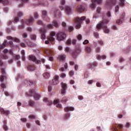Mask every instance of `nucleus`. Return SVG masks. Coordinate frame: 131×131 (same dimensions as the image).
I'll return each instance as SVG.
<instances>
[{
	"label": "nucleus",
	"mask_w": 131,
	"mask_h": 131,
	"mask_svg": "<svg viewBox=\"0 0 131 131\" xmlns=\"http://www.w3.org/2000/svg\"><path fill=\"white\" fill-rule=\"evenodd\" d=\"M72 45H74V46L76 45V39H73L72 41Z\"/></svg>",
	"instance_id": "56"
},
{
	"label": "nucleus",
	"mask_w": 131,
	"mask_h": 131,
	"mask_svg": "<svg viewBox=\"0 0 131 131\" xmlns=\"http://www.w3.org/2000/svg\"><path fill=\"white\" fill-rule=\"evenodd\" d=\"M69 75L71 77L73 76L74 75V71H70L69 73Z\"/></svg>",
	"instance_id": "40"
},
{
	"label": "nucleus",
	"mask_w": 131,
	"mask_h": 131,
	"mask_svg": "<svg viewBox=\"0 0 131 131\" xmlns=\"http://www.w3.org/2000/svg\"><path fill=\"white\" fill-rule=\"evenodd\" d=\"M47 12L46 11H43L42 12V16L44 18H46V17H47Z\"/></svg>",
	"instance_id": "41"
},
{
	"label": "nucleus",
	"mask_w": 131,
	"mask_h": 131,
	"mask_svg": "<svg viewBox=\"0 0 131 131\" xmlns=\"http://www.w3.org/2000/svg\"><path fill=\"white\" fill-rule=\"evenodd\" d=\"M40 31V33L41 34V39H45V38H46V29L43 28V29H40L39 30Z\"/></svg>",
	"instance_id": "13"
},
{
	"label": "nucleus",
	"mask_w": 131,
	"mask_h": 131,
	"mask_svg": "<svg viewBox=\"0 0 131 131\" xmlns=\"http://www.w3.org/2000/svg\"><path fill=\"white\" fill-rule=\"evenodd\" d=\"M0 3L6 5H8V4H9V1H8V0H0Z\"/></svg>",
	"instance_id": "33"
},
{
	"label": "nucleus",
	"mask_w": 131,
	"mask_h": 131,
	"mask_svg": "<svg viewBox=\"0 0 131 131\" xmlns=\"http://www.w3.org/2000/svg\"><path fill=\"white\" fill-rule=\"evenodd\" d=\"M23 37L24 38H26L27 37V33H24L23 34Z\"/></svg>",
	"instance_id": "59"
},
{
	"label": "nucleus",
	"mask_w": 131,
	"mask_h": 131,
	"mask_svg": "<svg viewBox=\"0 0 131 131\" xmlns=\"http://www.w3.org/2000/svg\"><path fill=\"white\" fill-rule=\"evenodd\" d=\"M96 11H97V12L98 13V14H100V13H101V8H100V7H97Z\"/></svg>",
	"instance_id": "57"
},
{
	"label": "nucleus",
	"mask_w": 131,
	"mask_h": 131,
	"mask_svg": "<svg viewBox=\"0 0 131 131\" xmlns=\"http://www.w3.org/2000/svg\"><path fill=\"white\" fill-rule=\"evenodd\" d=\"M64 111L65 112H69V111H74V107L72 106H67L64 107Z\"/></svg>",
	"instance_id": "19"
},
{
	"label": "nucleus",
	"mask_w": 131,
	"mask_h": 131,
	"mask_svg": "<svg viewBox=\"0 0 131 131\" xmlns=\"http://www.w3.org/2000/svg\"><path fill=\"white\" fill-rule=\"evenodd\" d=\"M123 18H124V14H122L121 16V18L116 21L117 24H118L119 25L122 24V20H123Z\"/></svg>",
	"instance_id": "20"
},
{
	"label": "nucleus",
	"mask_w": 131,
	"mask_h": 131,
	"mask_svg": "<svg viewBox=\"0 0 131 131\" xmlns=\"http://www.w3.org/2000/svg\"><path fill=\"white\" fill-rule=\"evenodd\" d=\"M100 50H101V49L100 48V47H96L95 49L96 53H100Z\"/></svg>",
	"instance_id": "43"
},
{
	"label": "nucleus",
	"mask_w": 131,
	"mask_h": 131,
	"mask_svg": "<svg viewBox=\"0 0 131 131\" xmlns=\"http://www.w3.org/2000/svg\"><path fill=\"white\" fill-rule=\"evenodd\" d=\"M8 46H10V47H13L14 44L13 43V41H10L8 42Z\"/></svg>",
	"instance_id": "50"
},
{
	"label": "nucleus",
	"mask_w": 131,
	"mask_h": 131,
	"mask_svg": "<svg viewBox=\"0 0 131 131\" xmlns=\"http://www.w3.org/2000/svg\"><path fill=\"white\" fill-rule=\"evenodd\" d=\"M45 53L47 55V56H48L49 61H54V58L51 56L54 54V52L52 50L48 49L45 50Z\"/></svg>",
	"instance_id": "8"
},
{
	"label": "nucleus",
	"mask_w": 131,
	"mask_h": 131,
	"mask_svg": "<svg viewBox=\"0 0 131 131\" xmlns=\"http://www.w3.org/2000/svg\"><path fill=\"white\" fill-rule=\"evenodd\" d=\"M103 18V20L96 25L97 30H100V29L103 28V31L104 33H109V32H110V30L109 29H108V28H107V24H108L109 20L104 18V16Z\"/></svg>",
	"instance_id": "2"
},
{
	"label": "nucleus",
	"mask_w": 131,
	"mask_h": 131,
	"mask_svg": "<svg viewBox=\"0 0 131 131\" xmlns=\"http://www.w3.org/2000/svg\"><path fill=\"white\" fill-rule=\"evenodd\" d=\"M64 118L65 119H68V118H70V114H66Z\"/></svg>",
	"instance_id": "45"
},
{
	"label": "nucleus",
	"mask_w": 131,
	"mask_h": 131,
	"mask_svg": "<svg viewBox=\"0 0 131 131\" xmlns=\"http://www.w3.org/2000/svg\"><path fill=\"white\" fill-rule=\"evenodd\" d=\"M7 39H11V40H14V41H15V42H20V39H19V38L16 37L14 38L11 36H7Z\"/></svg>",
	"instance_id": "16"
},
{
	"label": "nucleus",
	"mask_w": 131,
	"mask_h": 131,
	"mask_svg": "<svg viewBox=\"0 0 131 131\" xmlns=\"http://www.w3.org/2000/svg\"><path fill=\"white\" fill-rule=\"evenodd\" d=\"M71 39H69L67 41V45H71Z\"/></svg>",
	"instance_id": "64"
},
{
	"label": "nucleus",
	"mask_w": 131,
	"mask_h": 131,
	"mask_svg": "<svg viewBox=\"0 0 131 131\" xmlns=\"http://www.w3.org/2000/svg\"><path fill=\"white\" fill-rule=\"evenodd\" d=\"M28 70H29L30 71H32L33 70H35V66H34V65H30L28 67Z\"/></svg>",
	"instance_id": "25"
},
{
	"label": "nucleus",
	"mask_w": 131,
	"mask_h": 131,
	"mask_svg": "<svg viewBox=\"0 0 131 131\" xmlns=\"http://www.w3.org/2000/svg\"><path fill=\"white\" fill-rule=\"evenodd\" d=\"M58 103H59V101L57 99L54 100V101H53V104H54L55 105L56 104H57L56 105V107H57V108H62V104H60Z\"/></svg>",
	"instance_id": "22"
},
{
	"label": "nucleus",
	"mask_w": 131,
	"mask_h": 131,
	"mask_svg": "<svg viewBox=\"0 0 131 131\" xmlns=\"http://www.w3.org/2000/svg\"><path fill=\"white\" fill-rule=\"evenodd\" d=\"M102 0H92V4L91 5L90 7L92 9H95L96 7V3H97L98 4H100L101 3Z\"/></svg>",
	"instance_id": "11"
},
{
	"label": "nucleus",
	"mask_w": 131,
	"mask_h": 131,
	"mask_svg": "<svg viewBox=\"0 0 131 131\" xmlns=\"http://www.w3.org/2000/svg\"><path fill=\"white\" fill-rule=\"evenodd\" d=\"M97 66V62H95V61L93 62L92 63H89V66L91 69H93L94 67H96Z\"/></svg>",
	"instance_id": "21"
},
{
	"label": "nucleus",
	"mask_w": 131,
	"mask_h": 131,
	"mask_svg": "<svg viewBox=\"0 0 131 131\" xmlns=\"http://www.w3.org/2000/svg\"><path fill=\"white\" fill-rule=\"evenodd\" d=\"M1 71L3 75L0 76V81H4V78H6V71H5V69L1 68Z\"/></svg>",
	"instance_id": "12"
},
{
	"label": "nucleus",
	"mask_w": 131,
	"mask_h": 131,
	"mask_svg": "<svg viewBox=\"0 0 131 131\" xmlns=\"http://www.w3.org/2000/svg\"><path fill=\"white\" fill-rule=\"evenodd\" d=\"M53 24L55 27H59V24H58V22H57V20H54L53 21Z\"/></svg>",
	"instance_id": "37"
},
{
	"label": "nucleus",
	"mask_w": 131,
	"mask_h": 131,
	"mask_svg": "<svg viewBox=\"0 0 131 131\" xmlns=\"http://www.w3.org/2000/svg\"><path fill=\"white\" fill-rule=\"evenodd\" d=\"M0 112L2 114L6 115V116H9V115L10 114V112L8 110L5 111L2 107L0 108Z\"/></svg>",
	"instance_id": "15"
},
{
	"label": "nucleus",
	"mask_w": 131,
	"mask_h": 131,
	"mask_svg": "<svg viewBox=\"0 0 131 131\" xmlns=\"http://www.w3.org/2000/svg\"><path fill=\"white\" fill-rule=\"evenodd\" d=\"M20 46L21 47V48H26V45H25V43L24 42H21L20 43Z\"/></svg>",
	"instance_id": "46"
},
{
	"label": "nucleus",
	"mask_w": 131,
	"mask_h": 131,
	"mask_svg": "<svg viewBox=\"0 0 131 131\" xmlns=\"http://www.w3.org/2000/svg\"><path fill=\"white\" fill-rule=\"evenodd\" d=\"M23 16V12H22L21 11H19L17 13V16L14 19V22H18V21H19V17L20 18V17H22Z\"/></svg>",
	"instance_id": "14"
},
{
	"label": "nucleus",
	"mask_w": 131,
	"mask_h": 131,
	"mask_svg": "<svg viewBox=\"0 0 131 131\" xmlns=\"http://www.w3.org/2000/svg\"><path fill=\"white\" fill-rule=\"evenodd\" d=\"M50 84L52 85H56L59 83V76L57 75H55L53 78V79L50 81Z\"/></svg>",
	"instance_id": "7"
},
{
	"label": "nucleus",
	"mask_w": 131,
	"mask_h": 131,
	"mask_svg": "<svg viewBox=\"0 0 131 131\" xmlns=\"http://www.w3.org/2000/svg\"><path fill=\"white\" fill-rule=\"evenodd\" d=\"M86 17L85 16H82L81 17H77L75 19L74 22L76 23V29H79L81 27V24L82 23V21L83 20H85Z\"/></svg>",
	"instance_id": "4"
},
{
	"label": "nucleus",
	"mask_w": 131,
	"mask_h": 131,
	"mask_svg": "<svg viewBox=\"0 0 131 131\" xmlns=\"http://www.w3.org/2000/svg\"><path fill=\"white\" fill-rule=\"evenodd\" d=\"M85 51L87 53H91L92 52V48L90 46H87L85 47Z\"/></svg>",
	"instance_id": "32"
},
{
	"label": "nucleus",
	"mask_w": 131,
	"mask_h": 131,
	"mask_svg": "<svg viewBox=\"0 0 131 131\" xmlns=\"http://www.w3.org/2000/svg\"><path fill=\"white\" fill-rule=\"evenodd\" d=\"M43 76L45 78H50V73L48 72H46L43 74Z\"/></svg>",
	"instance_id": "29"
},
{
	"label": "nucleus",
	"mask_w": 131,
	"mask_h": 131,
	"mask_svg": "<svg viewBox=\"0 0 131 131\" xmlns=\"http://www.w3.org/2000/svg\"><path fill=\"white\" fill-rule=\"evenodd\" d=\"M60 77H61V78H65V77H66V74L65 73L61 74Z\"/></svg>",
	"instance_id": "48"
},
{
	"label": "nucleus",
	"mask_w": 131,
	"mask_h": 131,
	"mask_svg": "<svg viewBox=\"0 0 131 131\" xmlns=\"http://www.w3.org/2000/svg\"><path fill=\"white\" fill-rule=\"evenodd\" d=\"M61 86L62 89L66 90V88H67V84L62 82Z\"/></svg>",
	"instance_id": "38"
},
{
	"label": "nucleus",
	"mask_w": 131,
	"mask_h": 131,
	"mask_svg": "<svg viewBox=\"0 0 131 131\" xmlns=\"http://www.w3.org/2000/svg\"><path fill=\"white\" fill-rule=\"evenodd\" d=\"M65 94H66V89H62L61 90V95H62V96H64V95H65Z\"/></svg>",
	"instance_id": "44"
},
{
	"label": "nucleus",
	"mask_w": 131,
	"mask_h": 131,
	"mask_svg": "<svg viewBox=\"0 0 131 131\" xmlns=\"http://www.w3.org/2000/svg\"><path fill=\"white\" fill-rule=\"evenodd\" d=\"M125 127H127V128H128L129 126H130V123L129 122H126V125H125Z\"/></svg>",
	"instance_id": "49"
},
{
	"label": "nucleus",
	"mask_w": 131,
	"mask_h": 131,
	"mask_svg": "<svg viewBox=\"0 0 131 131\" xmlns=\"http://www.w3.org/2000/svg\"><path fill=\"white\" fill-rule=\"evenodd\" d=\"M106 55H98L97 56V60H101V59H103V60H105V59H106Z\"/></svg>",
	"instance_id": "26"
},
{
	"label": "nucleus",
	"mask_w": 131,
	"mask_h": 131,
	"mask_svg": "<svg viewBox=\"0 0 131 131\" xmlns=\"http://www.w3.org/2000/svg\"><path fill=\"white\" fill-rule=\"evenodd\" d=\"M89 40H85L83 42V45H88V43H89Z\"/></svg>",
	"instance_id": "61"
},
{
	"label": "nucleus",
	"mask_w": 131,
	"mask_h": 131,
	"mask_svg": "<svg viewBox=\"0 0 131 131\" xmlns=\"http://www.w3.org/2000/svg\"><path fill=\"white\" fill-rule=\"evenodd\" d=\"M30 38L32 39L33 40H36V35L32 34L30 35Z\"/></svg>",
	"instance_id": "34"
},
{
	"label": "nucleus",
	"mask_w": 131,
	"mask_h": 131,
	"mask_svg": "<svg viewBox=\"0 0 131 131\" xmlns=\"http://www.w3.org/2000/svg\"><path fill=\"white\" fill-rule=\"evenodd\" d=\"M47 26V28H49V29H52V28H53V25L52 24H49Z\"/></svg>",
	"instance_id": "51"
},
{
	"label": "nucleus",
	"mask_w": 131,
	"mask_h": 131,
	"mask_svg": "<svg viewBox=\"0 0 131 131\" xmlns=\"http://www.w3.org/2000/svg\"><path fill=\"white\" fill-rule=\"evenodd\" d=\"M80 53H81V48L80 47H78L76 48L75 51L72 53V57H73V58H76L77 55L80 54Z\"/></svg>",
	"instance_id": "9"
},
{
	"label": "nucleus",
	"mask_w": 131,
	"mask_h": 131,
	"mask_svg": "<svg viewBox=\"0 0 131 131\" xmlns=\"http://www.w3.org/2000/svg\"><path fill=\"white\" fill-rule=\"evenodd\" d=\"M25 83H29V85L33 88L28 92L26 93V97H32L33 96L34 99H39L40 95L35 93V86H36V82L35 81L26 80Z\"/></svg>",
	"instance_id": "1"
},
{
	"label": "nucleus",
	"mask_w": 131,
	"mask_h": 131,
	"mask_svg": "<svg viewBox=\"0 0 131 131\" xmlns=\"http://www.w3.org/2000/svg\"><path fill=\"white\" fill-rule=\"evenodd\" d=\"M35 104V102L32 101H29V106H31V107H33Z\"/></svg>",
	"instance_id": "35"
},
{
	"label": "nucleus",
	"mask_w": 131,
	"mask_h": 131,
	"mask_svg": "<svg viewBox=\"0 0 131 131\" xmlns=\"http://www.w3.org/2000/svg\"><path fill=\"white\" fill-rule=\"evenodd\" d=\"M66 12L68 15L71 13V8L69 6H66L65 8Z\"/></svg>",
	"instance_id": "24"
},
{
	"label": "nucleus",
	"mask_w": 131,
	"mask_h": 131,
	"mask_svg": "<svg viewBox=\"0 0 131 131\" xmlns=\"http://www.w3.org/2000/svg\"><path fill=\"white\" fill-rule=\"evenodd\" d=\"M56 37L58 41H61L66 38V34L64 32H59L56 34Z\"/></svg>",
	"instance_id": "5"
},
{
	"label": "nucleus",
	"mask_w": 131,
	"mask_h": 131,
	"mask_svg": "<svg viewBox=\"0 0 131 131\" xmlns=\"http://www.w3.org/2000/svg\"><path fill=\"white\" fill-rule=\"evenodd\" d=\"M43 101L46 103H48V105H52L53 104V101H49V99H43Z\"/></svg>",
	"instance_id": "28"
},
{
	"label": "nucleus",
	"mask_w": 131,
	"mask_h": 131,
	"mask_svg": "<svg viewBox=\"0 0 131 131\" xmlns=\"http://www.w3.org/2000/svg\"><path fill=\"white\" fill-rule=\"evenodd\" d=\"M94 36L96 37V38H99V34L97 32L94 33Z\"/></svg>",
	"instance_id": "54"
},
{
	"label": "nucleus",
	"mask_w": 131,
	"mask_h": 131,
	"mask_svg": "<svg viewBox=\"0 0 131 131\" xmlns=\"http://www.w3.org/2000/svg\"><path fill=\"white\" fill-rule=\"evenodd\" d=\"M4 124L3 125V127L4 129V130H8L9 129V128H8V126H7V120H5L4 121Z\"/></svg>",
	"instance_id": "23"
},
{
	"label": "nucleus",
	"mask_w": 131,
	"mask_h": 131,
	"mask_svg": "<svg viewBox=\"0 0 131 131\" xmlns=\"http://www.w3.org/2000/svg\"><path fill=\"white\" fill-rule=\"evenodd\" d=\"M119 10V6L117 5L115 7V12H116V13H117V12H118Z\"/></svg>",
	"instance_id": "47"
},
{
	"label": "nucleus",
	"mask_w": 131,
	"mask_h": 131,
	"mask_svg": "<svg viewBox=\"0 0 131 131\" xmlns=\"http://www.w3.org/2000/svg\"><path fill=\"white\" fill-rule=\"evenodd\" d=\"M112 28L113 30H117L118 28H117V27H116L115 25H113L112 27Z\"/></svg>",
	"instance_id": "53"
},
{
	"label": "nucleus",
	"mask_w": 131,
	"mask_h": 131,
	"mask_svg": "<svg viewBox=\"0 0 131 131\" xmlns=\"http://www.w3.org/2000/svg\"><path fill=\"white\" fill-rule=\"evenodd\" d=\"M8 57L7 55L5 54H1V58L3 59L4 60H7L8 59Z\"/></svg>",
	"instance_id": "30"
},
{
	"label": "nucleus",
	"mask_w": 131,
	"mask_h": 131,
	"mask_svg": "<svg viewBox=\"0 0 131 131\" xmlns=\"http://www.w3.org/2000/svg\"><path fill=\"white\" fill-rule=\"evenodd\" d=\"M124 59H123V58L121 57L119 59V61L120 62V63H121V62H124Z\"/></svg>",
	"instance_id": "62"
},
{
	"label": "nucleus",
	"mask_w": 131,
	"mask_h": 131,
	"mask_svg": "<svg viewBox=\"0 0 131 131\" xmlns=\"http://www.w3.org/2000/svg\"><path fill=\"white\" fill-rule=\"evenodd\" d=\"M54 36H56V32L53 31L50 33V36H48L47 38L50 41H55Z\"/></svg>",
	"instance_id": "10"
},
{
	"label": "nucleus",
	"mask_w": 131,
	"mask_h": 131,
	"mask_svg": "<svg viewBox=\"0 0 131 131\" xmlns=\"http://www.w3.org/2000/svg\"><path fill=\"white\" fill-rule=\"evenodd\" d=\"M29 60H30L31 61H33V62H35V63H37V64H40V63H45V61L43 59H41L40 60H37L36 57L33 55H29Z\"/></svg>",
	"instance_id": "6"
},
{
	"label": "nucleus",
	"mask_w": 131,
	"mask_h": 131,
	"mask_svg": "<svg viewBox=\"0 0 131 131\" xmlns=\"http://www.w3.org/2000/svg\"><path fill=\"white\" fill-rule=\"evenodd\" d=\"M77 9L79 13H82V12H83L85 10V8L82 5H79L77 7Z\"/></svg>",
	"instance_id": "17"
},
{
	"label": "nucleus",
	"mask_w": 131,
	"mask_h": 131,
	"mask_svg": "<svg viewBox=\"0 0 131 131\" xmlns=\"http://www.w3.org/2000/svg\"><path fill=\"white\" fill-rule=\"evenodd\" d=\"M116 126L118 127V128H119L120 129H121L122 128H123V125L121 124H118L116 125Z\"/></svg>",
	"instance_id": "36"
},
{
	"label": "nucleus",
	"mask_w": 131,
	"mask_h": 131,
	"mask_svg": "<svg viewBox=\"0 0 131 131\" xmlns=\"http://www.w3.org/2000/svg\"><path fill=\"white\" fill-rule=\"evenodd\" d=\"M33 21H34V19L32 17H31L29 19H27L26 20H21L23 24L18 26V29H23L24 28V23H26L27 25H31L33 23Z\"/></svg>",
	"instance_id": "3"
},
{
	"label": "nucleus",
	"mask_w": 131,
	"mask_h": 131,
	"mask_svg": "<svg viewBox=\"0 0 131 131\" xmlns=\"http://www.w3.org/2000/svg\"><path fill=\"white\" fill-rule=\"evenodd\" d=\"M81 38H82V36H81V34H79L77 36V39L79 40H80V39H81Z\"/></svg>",
	"instance_id": "60"
},
{
	"label": "nucleus",
	"mask_w": 131,
	"mask_h": 131,
	"mask_svg": "<svg viewBox=\"0 0 131 131\" xmlns=\"http://www.w3.org/2000/svg\"><path fill=\"white\" fill-rule=\"evenodd\" d=\"M98 43H99V45H100V46H103V41L101 40H99L98 41Z\"/></svg>",
	"instance_id": "52"
},
{
	"label": "nucleus",
	"mask_w": 131,
	"mask_h": 131,
	"mask_svg": "<svg viewBox=\"0 0 131 131\" xmlns=\"http://www.w3.org/2000/svg\"><path fill=\"white\" fill-rule=\"evenodd\" d=\"M29 118H30V119H34V118H35V116L30 115V116H29Z\"/></svg>",
	"instance_id": "55"
},
{
	"label": "nucleus",
	"mask_w": 131,
	"mask_h": 131,
	"mask_svg": "<svg viewBox=\"0 0 131 131\" xmlns=\"http://www.w3.org/2000/svg\"><path fill=\"white\" fill-rule=\"evenodd\" d=\"M6 45H7V40H5L4 41V42L2 45L0 46L1 50H3V49H4V48H5Z\"/></svg>",
	"instance_id": "31"
},
{
	"label": "nucleus",
	"mask_w": 131,
	"mask_h": 131,
	"mask_svg": "<svg viewBox=\"0 0 131 131\" xmlns=\"http://www.w3.org/2000/svg\"><path fill=\"white\" fill-rule=\"evenodd\" d=\"M119 5L121 7H123L124 6V0H119Z\"/></svg>",
	"instance_id": "39"
},
{
	"label": "nucleus",
	"mask_w": 131,
	"mask_h": 131,
	"mask_svg": "<svg viewBox=\"0 0 131 131\" xmlns=\"http://www.w3.org/2000/svg\"><path fill=\"white\" fill-rule=\"evenodd\" d=\"M65 58H66V55H59L58 56L59 60H61V61L65 60Z\"/></svg>",
	"instance_id": "27"
},
{
	"label": "nucleus",
	"mask_w": 131,
	"mask_h": 131,
	"mask_svg": "<svg viewBox=\"0 0 131 131\" xmlns=\"http://www.w3.org/2000/svg\"><path fill=\"white\" fill-rule=\"evenodd\" d=\"M3 53L4 54H8V53H9V50H8L7 49H5L3 50Z\"/></svg>",
	"instance_id": "58"
},
{
	"label": "nucleus",
	"mask_w": 131,
	"mask_h": 131,
	"mask_svg": "<svg viewBox=\"0 0 131 131\" xmlns=\"http://www.w3.org/2000/svg\"><path fill=\"white\" fill-rule=\"evenodd\" d=\"M37 23L38 25H42V26H45V25H43V24H42V21H41V20H38L37 21Z\"/></svg>",
	"instance_id": "42"
},
{
	"label": "nucleus",
	"mask_w": 131,
	"mask_h": 131,
	"mask_svg": "<svg viewBox=\"0 0 131 131\" xmlns=\"http://www.w3.org/2000/svg\"><path fill=\"white\" fill-rule=\"evenodd\" d=\"M116 4V0H107L106 5L108 6H114Z\"/></svg>",
	"instance_id": "18"
},
{
	"label": "nucleus",
	"mask_w": 131,
	"mask_h": 131,
	"mask_svg": "<svg viewBox=\"0 0 131 131\" xmlns=\"http://www.w3.org/2000/svg\"><path fill=\"white\" fill-rule=\"evenodd\" d=\"M73 29H74L73 27L70 26L69 27V30L70 32H71V31H72Z\"/></svg>",
	"instance_id": "63"
}]
</instances>
